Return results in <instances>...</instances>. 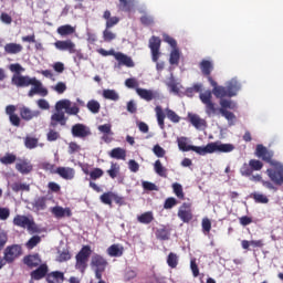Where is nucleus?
Wrapping results in <instances>:
<instances>
[{
	"label": "nucleus",
	"mask_w": 283,
	"mask_h": 283,
	"mask_svg": "<svg viewBox=\"0 0 283 283\" xmlns=\"http://www.w3.org/2000/svg\"><path fill=\"white\" fill-rule=\"evenodd\" d=\"M255 156L261 158L264 163L271 165V168L266 169V175L273 185L276 187H282L283 185V164L273 159L274 153L266 149L264 145H256Z\"/></svg>",
	"instance_id": "nucleus-1"
},
{
	"label": "nucleus",
	"mask_w": 283,
	"mask_h": 283,
	"mask_svg": "<svg viewBox=\"0 0 283 283\" xmlns=\"http://www.w3.org/2000/svg\"><path fill=\"white\" fill-rule=\"evenodd\" d=\"M11 83L12 85H15V87H30V85H33V88L38 94H40V96H48V88L43 87V83L36 80V77H30L28 75H13Z\"/></svg>",
	"instance_id": "nucleus-2"
},
{
	"label": "nucleus",
	"mask_w": 283,
	"mask_h": 283,
	"mask_svg": "<svg viewBox=\"0 0 283 283\" xmlns=\"http://www.w3.org/2000/svg\"><path fill=\"white\" fill-rule=\"evenodd\" d=\"M160 38L153 35L149 39V44L148 48L150 49V54H151V61L153 63H156V70L157 72H163V70H165V62H158V60L160 59Z\"/></svg>",
	"instance_id": "nucleus-3"
},
{
	"label": "nucleus",
	"mask_w": 283,
	"mask_h": 283,
	"mask_svg": "<svg viewBox=\"0 0 283 283\" xmlns=\"http://www.w3.org/2000/svg\"><path fill=\"white\" fill-rule=\"evenodd\" d=\"M13 226L19 227L20 229H27L28 232L32 235L33 233H40L41 229L34 222V219H30L25 214H17L13 218Z\"/></svg>",
	"instance_id": "nucleus-4"
},
{
	"label": "nucleus",
	"mask_w": 283,
	"mask_h": 283,
	"mask_svg": "<svg viewBox=\"0 0 283 283\" xmlns=\"http://www.w3.org/2000/svg\"><path fill=\"white\" fill-rule=\"evenodd\" d=\"M92 255V247L83 245L78 253L75 255V269L80 273H85L87 271V262H90V256Z\"/></svg>",
	"instance_id": "nucleus-5"
},
{
	"label": "nucleus",
	"mask_w": 283,
	"mask_h": 283,
	"mask_svg": "<svg viewBox=\"0 0 283 283\" xmlns=\"http://www.w3.org/2000/svg\"><path fill=\"white\" fill-rule=\"evenodd\" d=\"M156 118L160 129H165V118H168L171 123H180V117L172 109L166 108L163 111V106H156ZM166 112V114H165Z\"/></svg>",
	"instance_id": "nucleus-6"
},
{
	"label": "nucleus",
	"mask_w": 283,
	"mask_h": 283,
	"mask_svg": "<svg viewBox=\"0 0 283 283\" xmlns=\"http://www.w3.org/2000/svg\"><path fill=\"white\" fill-rule=\"evenodd\" d=\"M219 112L221 116H224L226 119L228 120L229 125H233V122L235 120V114L229 109H235L237 105L233 103L231 99H220L219 102Z\"/></svg>",
	"instance_id": "nucleus-7"
},
{
	"label": "nucleus",
	"mask_w": 283,
	"mask_h": 283,
	"mask_svg": "<svg viewBox=\"0 0 283 283\" xmlns=\"http://www.w3.org/2000/svg\"><path fill=\"white\" fill-rule=\"evenodd\" d=\"M233 149H235L233 144H221L220 142L209 143L203 147V156H207V154H216V151H219V154H230Z\"/></svg>",
	"instance_id": "nucleus-8"
},
{
	"label": "nucleus",
	"mask_w": 283,
	"mask_h": 283,
	"mask_svg": "<svg viewBox=\"0 0 283 283\" xmlns=\"http://www.w3.org/2000/svg\"><path fill=\"white\" fill-rule=\"evenodd\" d=\"M22 253H23V249L21 248V245L12 244V245H8L4 249L3 258H4L6 262H7V264H13V262L18 258H21Z\"/></svg>",
	"instance_id": "nucleus-9"
},
{
	"label": "nucleus",
	"mask_w": 283,
	"mask_h": 283,
	"mask_svg": "<svg viewBox=\"0 0 283 283\" xmlns=\"http://www.w3.org/2000/svg\"><path fill=\"white\" fill-rule=\"evenodd\" d=\"M63 109H65L66 114H69L70 116H76L78 112H81V108H78V106H72V102L70 99H61L56 102L55 111L63 112Z\"/></svg>",
	"instance_id": "nucleus-10"
},
{
	"label": "nucleus",
	"mask_w": 283,
	"mask_h": 283,
	"mask_svg": "<svg viewBox=\"0 0 283 283\" xmlns=\"http://www.w3.org/2000/svg\"><path fill=\"white\" fill-rule=\"evenodd\" d=\"M191 202H184L178 210V218L185 223H189L193 220V210L191 209Z\"/></svg>",
	"instance_id": "nucleus-11"
},
{
	"label": "nucleus",
	"mask_w": 283,
	"mask_h": 283,
	"mask_svg": "<svg viewBox=\"0 0 283 283\" xmlns=\"http://www.w3.org/2000/svg\"><path fill=\"white\" fill-rule=\"evenodd\" d=\"M54 48L60 52H69V54H76V43H74V41L70 39L55 41Z\"/></svg>",
	"instance_id": "nucleus-12"
},
{
	"label": "nucleus",
	"mask_w": 283,
	"mask_h": 283,
	"mask_svg": "<svg viewBox=\"0 0 283 283\" xmlns=\"http://www.w3.org/2000/svg\"><path fill=\"white\" fill-rule=\"evenodd\" d=\"M50 273V266H48V263H42L41 265H38V268L30 273L31 280L39 282L40 280H48V274Z\"/></svg>",
	"instance_id": "nucleus-13"
},
{
	"label": "nucleus",
	"mask_w": 283,
	"mask_h": 283,
	"mask_svg": "<svg viewBox=\"0 0 283 283\" xmlns=\"http://www.w3.org/2000/svg\"><path fill=\"white\" fill-rule=\"evenodd\" d=\"M15 169L19 171V174H22V176H28V174H32L34 166L29 159L18 158V161L15 163Z\"/></svg>",
	"instance_id": "nucleus-14"
},
{
	"label": "nucleus",
	"mask_w": 283,
	"mask_h": 283,
	"mask_svg": "<svg viewBox=\"0 0 283 283\" xmlns=\"http://www.w3.org/2000/svg\"><path fill=\"white\" fill-rule=\"evenodd\" d=\"M199 69L201 70V74L208 78V82L216 85V80H213L211 76V72H213V62L209 60H202L199 63Z\"/></svg>",
	"instance_id": "nucleus-15"
},
{
	"label": "nucleus",
	"mask_w": 283,
	"mask_h": 283,
	"mask_svg": "<svg viewBox=\"0 0 283 283\" xmlns=\"http://www.w3.org/2000/svg\"><path fill=\"white\" fill-rule=\"evenodd\" d=\"M71 134L74 138H87L92 136V130L84 124H75L71 128Z\"/></svg>",
	"instance_id": "nucleus-16"
},
{
	"label": "nucleus",
	"mask_w": 283,
	"mask_h": 283,
	"mask_svg": "<svg viewBox=\"0 0 283 283\" xmlns=\"http://www.w3.org/2000/svg\"><path fill=\"white\" fill-rule=\"evenodd\" d=\"M178 147L181 151H195L199 156H203L205 147L201 146H191L187 144V138L181 137L177 140Z\"/></svg>",
	"instance_id": "nucleus-17"
},
{
	"label": "nucleus",
	"mask_w": 283,
	"mask_h": 283,
	"mask_svg": "<svg viewBox=\"0 0 283 283\" xmlns=\"http://www.w3.org/2000/svg\"><path fill=\"white\" fill-rule=\"evenodd\" d=\"M22 262L25 264V266H28V269H36L43 264V260L41 259L40 253L25 255L23 256Z\"/></svg>",
	"instance_id": "nucleus-18"
},
{
	"label": "nucleus",
	"mask_w": 283,
	"mask_h": 283,
	"mask_svg": "<svg viewBox=\"0 0 283 283\" xmlns=\"http://www.w3.org/2000/svg\"><path fill=\"white\" fill-rule=\"evenodd\" d=\"M157 240L165 242L171 238V228L169 226H160L155 231Z\"/></svg>",
	"instance_id": "nucleus-19"
},
{
	"label": "nucleus",
	"mask_w": 283,
	"mask_h": 283,
	"mask_svg": "<svg viewBox=\"0 0 283 283\" xmlns=\"http://www.w3.org/2000/svg\"><path fill=\"white\" fill-rule=\"evenodd\" d=\"M57 113H54L51 116L50 127H56L60 123V125L65 126L67 124V118L65 117V113L63 111H56Z\"/></svg>",
	"instance_id": "nucleus-20"
},
{
	"label": "nucleus",
	"mask_w": 283,
	"mask_h": 283,
	"mask_svg": "<svg viewBox=\"0 0 283 283\" xmlns=\"http://www.w3.org/2000/svg\"><path fill=\"white\" fill-rule=\"evenodd\" d=\"M136 94L139 96V98H143V101H147V103L154 101L158 96V93L147 90V88H136Z\"/></svg>",
	"instance_id": "nucleus-21"
},
{
	"label": "nucleus",
	"mask_w": 283,
	"mask_h": 283,
	"mask_svg": "<svg viewBox=\"0 0 283 283\" xmlns=\"http://www.w3.org/2000/svg\"><path fill=\"white\" fill-rule=\"evenodd\" d=\"M188 120L196 129H205V127H207V120L200 118L197 114L189 113Z\"/></svg>",
	"instance_id": "nucleus-22"
},
{
	"label": "nucleus",
	"mask_w": 283,
	"mask_h": 283,
	"mask_svg": "<svg viewBox=\"0 0 283 283\" xmlns=\"http://www.w3.org/2000/svg\"><path fill=\"white\" fill-rule=\"evenodd\" d=\"M56 174L60 178H63V180H73L76 172L74 171V168L57 167Z\"/></svg>",
	"instance_id": "nucleus-23"
},
{
	"label": "nucleus",
	"mask_w": 283,
	"mask_h": 283,
	"mask_svg": "<svg viewBox=\"0 0 283 283\" xmlns=\"http://www.w3.org/2000/svg\"><path fill=\"white\" fill-rule=\"evenodd\" d=\"M48 283H64L65 282V273L61 271H52L46 275Z\"/></svg>",
	"instance_id": "nucleus-24"
},
{
	"label": "nucleus",
	"mask_w": 283,
	"mask_h": 283,
	"mask_svg": "<svg viewBox=\"0 0 283 283\" xmlns=\"http://www.w3.org/2000/svg\"><path fill=\"white\" fill-rule=\"evenodd\" d=\"M103 19L106 21L105 28L107 29H112L114 25H118V23H120V18L112 17L111 10L104 11Z\"/></svg>",
	"instance_id": "nucleus-25"
},
{
	"label": "nucleus",
	"mask_w": 283,
	"mask_h": 283,
	"mask_svg": "<svg viewBox=\"0 0 283 283\" xmlns=\"http://www.w3.org/2000/svg\"><path fill=\"white\" fill-rule=\"evenodd\" d=\"M106 253L109 258H122L123 253H125V248L120 244H112L107 248Z\"/></svg>",
	"instance_id": "nucleus-26"
},
{
	"label": "nucleus",
	"mask_w": 283,
	"mask_h": 283,
	"mask_svg": "<svg viewBox=\"0 0 283 283\" xmlns=\"http://www.w3.org/2000/svg\"><path fill=\"white\" fill-rule=\"evenodd\" d=\"M210 85L213 87L212 90V94H214L216 98H229V93L227 91V87L224 86H219L218 85V82L214 81V84L213 83H210Z\"/></svg>",
	"instance_id": "nucleus-27"
},
{
	"label": "nucleus",
	"mask_w": 283,
	"mask_h": 283,
	"mask_svg": "<svg viewBox=\"0 0 283 283\" xmlns=\"http://www.w3.org/2000/svg\"><path fill=\"white\" fill-rule=\"evenodd\" d=\"M41 115L39 111H32L28 107H22L20 109V116L22 120H32V118H38Z\"/></svg>",
	"instance_id": "nucleus-28"
},
{
	"label": "nucleus",
	"mask_w": 283,
	"mask_h": 283,
	"mask_svg": "<svg viewBox=\"0 0 283 283\" xmlns=\"http://www.w3.org/2000/svg\"><path fill=\"white\" fill-rule=\"evenodd\" d=\"M115 59L118 61L119 65H125L126 67H134L135 65L134 60L124 53L116 52Z\"/></svg>",
	"instance_id": "nucleus-29"
},
{
	"label": "nucleus",
	"mask_w": 283,
	"mask_h": 283,
	"mask_svg": "<svg viewBox=\"0 0 283 283\" xmlns=\"http://www.w3.org/2000/svg\"><path fill=\"white\" fill-rule=\"evenodd\" d=\"M226 90L228 92L229 98H233L240 92V82L235 80H231L228 82Z\"/></svg>",
	"instance_id": "nucleus-30"
},
{
	"label": "nucleus",
	"mask_w": 283,
	"mask_h": 283,
	"mask_svg": "<svg viewBox=\"0 0 283 283\" xmlns=\"http://www.w3.org/2000/svg\"><path fill=\"white\" fill-rule=\"evenodd\" d=\"M4 52L6 54H20V52H23V45L19 43H7L4 45Z\"/></svg>",
	"instance_id": "nucleus-31"
},
{
	"label": "nucleus",
	"mask_w": 283,
	"mask_h": 283,
	"mask_svg": "<svg viewBox=\"0 0 283 283\" xmlns=\"http://www.w3.org/2000/svg\"><path fill=\"white\" fill-rule=\"evenodd\" d=\"M18 160L19 158L14 153H6L4 156L0 157L1 165H4L6 167H8L9 165H14V163H17Z\"/></svg>",
	"instance_id": "nucleus-32"
},
{
	"label": "nucleus",
	"mask_w": 283,
	"mask_h": 283,
	"mask_svg": "<svg viewBox=\"0 0 283 283\" xmlns=\"http://www.w3.org/2000/svg\"><path fill=\"white\" fill-rule=\"evenodd\" d=\"M52 213L55 216V218H71L72 210H70V208L54 207L52 209Z\"/></svg>",
	"instance_id": "nucleus-33"
},
{
	"label": "nucleus",
	"mask_w": 283,
	"mask_h": 283,
	"mask_svg": "<svg viewBox=\"0 0 283 283\" xmlns=\"http://www.w3.org/2000/svg\"><path fill=\"white\" fill-rule=\"evenodd\" d=\"M108 155L116 160H125V158H127V151L120 147L113 148Z\"/></svg>",
	"instance_id": "nucleus-34"
},
{
	"label": "nucleus",
	"mask_w": 283,
	"mask_h": 283,
	"mask_svg": "<svg viewBox=\"0 0 283 283\" xmlns=\"http://www.w3.org/2000/svg\"><path fill=\"white\" fill-rule=\"evenodd\" d=\"M60 36H70L76 32V28L72 27L71 24H64L57 28L56 30Z\"/></svg>",
	"instance_id": "nucleus-35"
},
{
	"label": "nucleus",
	"mask_w": 283,
	"mask_h": 283,
	"mask_svg": "<svg viewBox=\"0 0 283 283\" xmlns=\"http://www.w3.org/2000/svg\"><path fill=\"white\" fill-rule=\"evenodd\" d=\"M206 114L207 116H209V118L213 116H219L220 107H218L216 103L210 102L209 104H206Z\"/></svg>",
	"instance_id": "nucleus-36"
},
{
	"label": "nucleus",
	"mask_w": 283,
	"mask_h": 283,
	"mask_svg": "<svg viewBox=\"0 0 283 283\" xmlns=\"http://www.w3.org/2000/svg\"><path fill=\"white\" fill-rule=\"evenodd\" d=\"M140 224H151L154 222V212L147 211L137 217Z\"/></svg>",
	"instance_id": "nucleus-37"
},
{
	"label": "nucleus",
	"mask_w": 283,
	"mask_h": 283,
	"mask_svg": "<svg viewBox=\"0 0 283 283\" xmlns=\"http://www.w3.org/2000/svg\"><path fill=\"white\" fill-rule=\"evenodd\" d=\"M154 171L157 174V176H160V178H167V168L163 166L160 159L155 161Z\"/></svg>",
	"instance_id": "nucleus-38"
},
{
	"label": "nucleus",
	"mask_w": 283,
	"mask_h": 283,
	"mask_svg": "<svg viewBox=\"0 0 283 283\" xmlns=\"http://www.w3.org/2000/svg\"><path fill=\"white\" fill-rule=\"evenodd\" d=\"M250 198L254 199V202L258 205H269V197L266 195H262L260 192H252Z\"/></svg>",
	"instance_id": "nucleus-39"
},
{
	"label": "nucleus",
	"mask_w": 283,
	"mask_h": 283,
	"mask_svg": "<svg viewBox=\"0 0 283 283\" xmlns=\"http://www.w3.org/2000/svg\"><path fill=\"white\" fill-rule=\"evenodd\" d=\"M46 202H48V198L38 197L33 202V207L34 209H36V211H44V209L48 207Z\"/></svg>",
	"instance_id": "nucleus-40"
},
{
	"label": "nucleus",
	"mask_w": 283,
	"mask_h": 283,
	"mask_svg": "<svg viewBox=\"0 0 283 283\" xmlns=\"http://www.w3.org/2000/svg\"><path fill=\"white\" fill-rule=\"evenodd\" d=\"M24 147H27V149H36V147H39V138L27 136L24 138Z\"/></svg>",
	"instance_id": "nucleus-41"
},
{
	"label": "nucleus",
	"mask_w": 283,
	"mask_h": 283,
	"mask_svg": "<svg viewBox=\"0 0 283 283\" xmlns=\"http://www.w3.org/2000/svg\"><path fill=\"white\" fill-rule=\"evenodd\" d=\"M170 65H179L180 64V50L179 49H172L170 52L169 57Z\"/></svg>",
	"instance_id": "nucleus-42"
},
{
	"label": "nucleus",
	"mask_w": 283,
	"mask_h": 283,
	"mask_svg": "<svg viewBox=\"0 0 283 283\" xmlns=\"http://www.w3.org/2000/svg\"><path fill=\"white\" fill-rule=\"evenodd\" d=\"M86 107L92 114H98V112H101V103L96 99L88 101Z\"/></svg>",
	"instance_id": "nucleus-43"
},
{
	"label": "nucleus",
	"mask_w": 283,
	"mask_h": 283,
	"mask_svg": "<svg viewBox=\"0 0 283 283\" xmlns=\"http://www.w3.org/2000/svg\"><path fill=\"white\" fill-rule=\"evenodd\" d=\"M103 97L106 98V101H118V98H120L118 93L114 90H104Z\"/></svg>",
	"instance_id": "nucleus-44"
},
{
	"label": "nucleus",
	"mask_w": 283,
	"mask_h": 283,
	"mask_svg": "<svg viewBox=\"0 0 283 283\" xmlns=\"http://www.w3.org/2000/svg\"><path fill=\"white\" fill-rule=\"evenodd\" d=\"M253 169H252V167H251V164H247V163H244L242 166H241V168H240V174H241V176H243L244 178H249V177H251V176H253Z\"/></svg>",
	"instance_id": "nucleus-45"
},
{
	"label": "nucleus",
	"mask_w": 283,
	"mask_h": 283,
	"mask_svg": "<svg viewBox=\"0 0 283 283\" xmlns=\"http://www.w3.org/2000/svg\"><path fill=\"white\" fill-rule=\"evenodd\" d=\"M172 190L175 196L179 199V200H185V191L182 190V185L175 182L172 184Z\"/></svg>",
	"instance_id": "nucleus-46"
},
{
	"label": "nucleus",
	"mask_w": 283,
	"mask_h": 283,
	"mask_svg": "<svg viewBox=\"0 0 283 283\" xmlns=\"http://www.w3.org/2000/svg\"><path fill=\"white\" fill-rule=\"evenodd\" d=\"M11 189H12V191H14V193H19V191H30V185L14 182V184H12Z\"/></svg>",
	"instance_id": "nucleus-47"
},
{
	"label": "nucleus",
	"mask_w": 283,
	"mask_h": 283,
	"mask_svg": "<svg viewBox=\"0 0 283 283\" xmlns=\"http://www.w3.org/2000/svg\"><path fill=\"white\" fill-rule=\"evenodd\" d=\"M167 264L170 269H176L178 266V254L170 252L167 256Z\"/></svg>",
	"instance_id": "nucleus-48"
},
{
	"label": "nucleus",
	"mask_w": 283,
	"mask_h": 283,
	"mask_svg": "<svg viewBox=\"0 0 283 283\" xmlns=\"http://www.w3.org/2000/svg\"><path fill=\"white\" fill-rule=\"evenodd\" d=\"M199 98L203 105H209V103H213L211 98H213V95L211 91H206L203 93H200Z\"/></svg>",
	"instance_id": "nucleus-49"
},
{
	"label": "nucleus",
	"mask_w": 283,
	"mask_h": 283,
	"mask_svg": "<svg viewBox=\"0 0 283 283\" xmlns=\"http://www.w3.org/2000/svg\"><path fill=\"white\" fill-rule=\"evenodd\" d=\"M38 244H41V237L40 235H33L28 240V242L25 243V247H27V249L32 250Z\"/></svg>",
	"instance_id": "nucleus-50"
},
{
	"label": "nucleus",
	"mask_w": 283,
	"mask_h": 283,
	"mask_svg": "<svg viewBox=\"0 0 283 283\" xmlns=\"http://www.w3.org/2000/svg\"><path fill=\"white\" fill-rule=\"evenodd\" d=\"M101 202H103V205H108L109 207H112V200H114V192L108 191V192H104L101 197H99Z\"/></svg>",
	"instance_id": "nucleus-51"
},
{
	"label": "nucleus",
	"mask_w": 283,
	"mask_h": 283,
	"mask_svg": "<svg viewBox=\"0 0 283 283\" xmlns=\"http://www.w3.org/2000/svg\"><path fill=\"white\" fill-rule=\"evenodd\" d=\"M103 39L105 43H112V41L116 40V33L112 32V30L106 27L103 31Z\"/></svg>",
	"instance_id": "nucleus-52"
},
{
	"label": "nucleus",
	"mask_w": 283,
	"mask_h": 283,
	"mask_svg": "<svg viewBox=\"0 0 283 283\" xmlns=\"http://www.w3.org/2000/svg\"><path fill=\"white\" fill-rule=\"evenodd\" d=\"M139 21L142 25L149 28L150 25H154V15L144 14L140 17Z\"/></svg>",
	"instance_id": "nucleus-53"
},
{
	"label": "nucleus",
	"mask_w": 283,
	"mask_h": 283,
	"mask_svg": "<svg viewBox=\"0 0 283 283\" xmlns=\"http://www.w3.org/2000/svg\"><path fill=\"white\" fill-rule=\"evenodd\" d=\"M202 232L208 235L211 233V220L209 218H203L201 221Z\"/></svg>",
	"instance_id": "nucleus-54"
},
{
	"label": "nucleus",
	"mask_w": 283,
	"mask_h": 283,
	"mask_svg": "<svg viewBox=\"0 0 283 283\" xmlns=\"http://www.w3.org/2000/svg\"><path fill=\"white\" fill-rule=\"evenodd\" d=\"M8 244V232L3 229H0V251H3Z\"/></svg>",
	"instance_id": "nucleus-55"
},
{
	"label": "nucleus",
	"mask_w": 283,
	"mask_h": 283,
	"mask_svg": "<svg viewBox=\"0 0 283 283\" xmlns=\"http://www.w3.org/2000/svg\"><path fill=\"white\" fill-rule=\"evenodd\" d=\"M60 138H61V134H59V132L54 129H50L49 133L46 134V140H49V143H54Z\"/></svg>",
	"instance_id": "nucleus-56"
},
{
	"label": "nucleus",
	"mask_w": 283,
	"mask_h": 283,
	"mask_svg": "<svg viewBox=\"0 0 283 283\" xmlns=\"http://www.w3.org/2000/svg\"><path fill=\"white\" fill-rule=\"evenodd\" d=\"M105 172L103 171V169L101 168H94L91 172H90V178L91 180H98V178H103V175Z\"/></svg>",
	"instance_id": "nucleus-57"
},
{
	"label": "nucleus",
	"mask_w": 283,
	"mask_h": 283,
	"mask_svg": "<svg viewBox=\"0 0 283 283\" xmlns=\"http://www.w3.org/2000/svg\"><path fill=\"white\" fill-rule=\"evenodd\" d=\"M249 164L252 167V171H262V167H264V164L258 159H250Z\"/></svg>",
	"instance_id": "nucleus-58"
},
{
	"label": "nucleus",
	"mask_w": 283,
	"mask_h": 283,
	"mask_svg": "<svg viewBox=\"0 0 283 283\" xmlns=\"http://www.w3.org/2000/svg\"><path fill=\"white\" fill-rule=\"evenodd\" d=\"M70 260H72V254L70 253V250L62 251L57 256L59 262H67Z\"/></svg>",
	"instance_id": "nucleus-59"
},
{
	"label": "nucleus",
	"mask_w": 283,
	"mask_h": 283,
	"mask_svg": "<svg viewBox=\"0 0 283 283\" xmlns=\"http://www.w3.org/2000/svg\"><path fill=\"white\" fill-rule=\"evenodd\" d=\"M118 171H120V167L116 164L111 165V169L107 170V174L111 178H116L118 176Z\"/></svg>",
	"instance_id": "nucleus-60"
},
{
	"label": "nucleus",
	"mask_w": 283,
	"mask_h": 283,
	"mask_svg": "<svg viewBox=\"0 0 283 283\" xmlns=\"http://www.w3.org/2000/svg\"><path fill=\"white\" fill-rule=\"evenodd\" d=\"M176 205H178V200H176L174 197H169L165 200L164 209H174Z\"/></svg>",
	"instance_id": "nucleus-61"
},
{
	"label": "nucleus",
	"mask_w": 283,
	"mask_h": 283,
	"mask_svg": "<svg viewBox=\"0 0 283 283\" xmlns=\"http://www.w3.org/2000/svg\"><path fill=\"white\" fill-rule=\"evenodd\" d=\"M42 169H44V171H50V174H56V165L48 161L42 163Z\"/></svg>",
	"instance_id": "nucleus-62"
},
{
	"label": "nucleus",
	"mask_w": 283,
	"mask_h": 283,
	"mask_svg": "<svg viewBox=\"0 0 283 283\" xmlns=\"http://www.w3.org/2000/svg\"><path fill=\"white\" fill-rule=\"evenodd\" d=\"M153 151L155 154V156H157V158H165V148H163L160 145H155L153 148Z\"/></svg>",
	"instance_id": "nucleus-63"
},
{
	"label": "nucleus",
	"mask_w": 283,
	"mask_h": 283,
	"mask_svg": "<svg viewBox=\"0 0 283 283\" xmlns=\"http://www.w3.org/2000/svg\"><path fill=\"white\" fill-rule=\"evenodd\" d=\"M10 218V208L0 207V220L6 221Z\"/></svg>",
	"instance_id": "nucleus-64"
}]
</instances>
